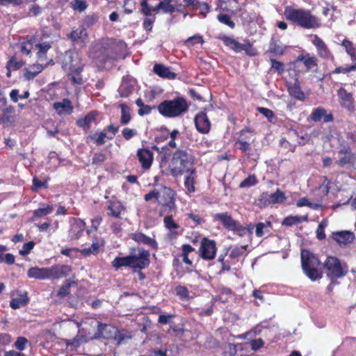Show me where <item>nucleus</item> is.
<instances>
[{
    "label": "nucleus",
    "instance_id": "f257e3e1",
    "mask_svg": "<svg viewBox=\"0 0 356 356\" xmlns=\"http://www.w3.org/2000/svg\"><path fill=\"white\" fill-rule=\"evenodd\" d=\"M284 15L287 20L305 29H316L321 26L320 19L307 9L288 6L284 8Z\"/></svg>",
    "mask_w": 356,
    "mask_h": 356
},
{
    "label": "nucleus",
    "instance_id": "f03ea898",
    "mask_svg": "<svg viewBox=\"0 0 356 356\" xmlns=\"http://www.w3.org/2000/svg\"><path fill=\"white\" fill-rule=\"evenodd\" d=\"M189 108L187 101L183 97H177L173 99L164 100L160 103L157 109L159 113L168 118L183 116Z\"/></svg>",
    "mask_w": 356,
    "mask_h": 356
},
{
    "label": "nucleus",
    "instance_id": "7ed1b4c3",
    "mask_svg": "<svg viewBox=\"0 0 356 356\" xmlns=\"http://www.w3.org/2000/svg\"><path fill=\"white\" fill-rule=\"evenodd\" d=\"M193 157L185 150H177L172 156L169 168L173 177H178L185 172L191 170Z\"/></svg>",
    "mask_w": 356,
    "mask_h": 356
},
{
    "label": "nucleus",
    "instance_id": "20e7f679",
    "mask_svg": "<svg viewBox=\"0 0 356 356\" xmlns=\"http://www.w3.org/2000/svg\"><path fill=\"white\" fill-rule=\"evenodd\" d=\"M301 264L304 273L312 281H316L322 277L319 270L321 261L318 258L308 250L301 252Z\"/></svg>",
    "mask_w": 356,
    "mask_h": 356
},
{
    "label": "nucleus",
    "instance_id": "39448f33",
    "mask_svg": "<svg viewBox=\"0 0 356 356\" xmlns=\"http://www.w3.org/2000/svg\"><path fill=\"white\" fill-rule=\"evenodd\" d=\"M327 275L331 278H340L345 276L348 268L346 263L341 262L337 257H328L325 261Z\"/></svg>",
    "mask_w": 356,
    "mask_h": 356
},
{
    "label": "nucleus",
    "instance_id": "423d86ee",
    "mask_svg": "<svg viewBox=\"0 0 356 356\" xmlns=\"http://www.w3.org/2000/svg\"><path fill=\"white\" fill-rule=\"evenodd\" d=\"M157 201L165 211H171L175 207V192L169 187L163 186L159 190Z\"/></svg>",
    "mask_w": 356,
    "mask_h": 356
},
{
    "label": "nucleus",
    "instance_id": "0eeeda50",
    "mask_svg": "<svg viewBox=\"0 0 356 356\" xmlns=\"http://www.w3.org/2000/svg\"><path fill=\"white\" fill-rule=\"evenodd\" d=\"M83 63L81 62L78 54L70 56V73L68 77L74 84H81L83 82L81 72L83 70Z\"/></svg>",
    "mask_w": 356,
    "mask_h": 356
},
{
    "label": "nucleus",
    "instance_id": "6e6552de",
    "mask_svg": "<svg viewBox=\"0 0 356 356\" xmlns=\"http://www.w3.org/2000/svg\"><path fill=\"white\" fill-rule=\"evenodd\" d=\"M149 252L143 248H138L131 255V268L136 270H141L147 267L149 264Z\"/></svg>",
    "mask_w": 356,
    "mask_h": 356
},
{
    "label": "nucleus",
    "instance_id": "1a4fd4ad",
    "mask_svg": "<svg viewBox=\"0 0 356 356\" xmlns=\"http://www.w3.org/2000/svg\"><path fill=\"white\" fill-rule=\"evenodd\" d=\"M216 244L215 241L203 238L199 249L200 256L204 260H211L216 254Z\"/></svg>",
    "mask_w": 356,
    "mask_h": 356
},
{
    "label": "nucleus",
    "instance_id": "9d476101",
    "mask_svg": "<svg viewBox=\"0 0 356 356\" xmlns=\"http://www.w3.org/2000/svg\"><path fill=\"white\" fill-rule=\"evenodd\" d=\"M215 220L221 222L223 227L229 231H244L243 227L237 221L234 220L227 212L218 213L213 215Z\"/></svg>",
    "mask_w": 356,
    "mask_h": 356
},
{
    "label": "nucleus",
    "instance_id": "9b49d317",
    "mask_svg": "<svg viewBox=\"0 0 356 356\" xmlns=\"http://www.w3.org/2000/svg\"><path fill=\"white\" fill-rule=\"evenodd\" d=\"M137 88V81L132 76L127 75L122 77L118 92L121 97H128Z\"/></svg>",
    "mask_w": 356,
    "mask_h": 356
},
{
    "label": "nucleus",
    "instance_id": "f8f14e48",
    "mask_svg": "<svg viewBox=\"0 0 356 356\" xmlns=\"http://www.w3.org/2000/svg\"><path fill=\"white\" fill-rule=\"evenodd\" d=\"M218 38L223 42L224 44L230 49H233L235 52H241L245 51L246 54L250 56H253L254 53L248 52V47H250L249 42L241 44L236 40L233 37L227 36L225 35H220Z\"/></svg>",
    "mask_w": 356,
    "mask_h": 356
},
{
    "label": "nucleus",
    "instance_id": "ddd939ff",
    "mask_svg": "<svg viewBox=\"0 0 356 356\" xmlns=\"http://www.w3.org/2000/svg\"><path fill=\"white\" fill-rule=\"evenodd\" d=\"M340 105L348 110L353 111L355 110V99L352 92H348L344 88L341 87L337 91Z\"/></svg>",
    "mask_w": 356,
    "mask_h": 356
},
{
    "label": "nucleus",
    "instance_id": "4468645a",
    "mask_svg": "<svg viewBox=\"0 0 356 356\" xmlns=\"http://www.w3.org/2000/svg\"><path fill=\"white\" fill-rule=\"evenodd\" d=\"M338 156L337 163L341 167L353 165L356 162V152H353L348 145L343 146L339 150Z\"/></svg>",
    "mask_w": 356,
    "mask_h": 356
},
{
    "label": "nucleus",
    "instance_id": "2eb2a0df",
    "mask_svg": "<svg viewBox=\"0 0 356 356\" xmlns=\"http://www.w3.org/2000/svg\"><path fill=\"white\" fill-rule=\"evenodd\" d=\"M311 38V42L316 48L317 54L321 58L327 60L333 58L330 50L321 38L317 35H312Z\"/></svg>",
    "mask_w": 356,
    "mask_h": 356
},
{
    "label": "nucleus",
    "instance_id": "dca6fc26",
    "mask_svg": "<svg viewBox=\"0 0 356 356\" xmlns=\"http://www.w3.org/2000/svg\"><path fill=\"white\" fill-rule=\"evenodd\" d=\"M197 130L203 134H208L211 129V122L206 114L202 111L197 113L194 119Z\"/></svg>",
    "mask_w": 356,
    "mask_h": 356
},
{
    "label": "nucleus",
    "instance_id": "f3484780",
    "mask_svg": "<svg viewBox=\"0 0 356 356\" xmlns=\"http://www.w3.org/2000/svg\"><path fill=\"white\" fill-rule=\"evenodd\" d=\"M86 228L85 222L81 219H73L69 229L68 237L70 240H77L83 234Z\"/></svg>",
    "mask_w": 356,
    "mask_h": 356
},
{
    "label": "nucleus",
    "instance_id": "a211bd4d",
    "mask_svg": "<svg viewBox=\"0 0 356 356\" xmlns=\"http://www.w3.org/2000/svg\"><path fill=\"white\" fill-rule=\"evenodd\" d=\"M27 275L30 278H34L37 280H52L51 267H31L29 269L27 272Z\"/></svg>",
    "mask_w": 356,
    "mask_h": 356
},
{
    "label": "nucleus",
    "instance_id": "6ab92c4d",
    "mask_svg": "<svg viewBox=\"0 0 356 356\" xmlns=\"http://www.w3.org/2000/svg\"><path fill=\"white\" fill-rule=\"evenodd\" d=\"M286 200V195L284 192L277 189L275 193L268 194L263 193L261 195V200H264L266 204H274L282 203Z\"/></svg>",
    "mask_w": 356,
    "mask_h": 356
},
{
    "label": "nucleus",
    "instance_id": "aec40b11",
    "mask_svg": "<svg viewBox=\"0 0 356 356\" xmlns=\"http://www.w3.org/2000/svg\"><path fill=\"white\" fill-rule=\"evenodd\" d=\"M137 156L142 168L149 169L153 161V153L148 149L143 148L138 150Z\"/></svg>",
    "mask_w": 356,
    "mask_h": 356
},
{
    "label": "nucleus",
    "instance_id": "412c9836",
    "mask_svg": "<svg viewBox=\"0 0 356 356\" xmlns=\"http://www.w3.org/2000/svg\"><path fill=\"white\" fill-rule=\"evenodd\" d=\"M128 54L127 44L122 40H113V60L124 59Z\"/></svg>",
    "mask_w": 356,
    "mask_h": 356
},
{
    "label": "nucleus",
    "instance_id": "4be33fe9",
    "mask_svg": "<svg viewBox=\"0 0 356 356\" xmlns=\"http://www.w3.org/2000/svg\"><path fill=\"white\" fill-rule=\"evenodd\" d=\"M53 107L60 115L70 114L73 110L72 103L68 99H63L62 102L54 103Z\"/></svg>",
    "mask_w": 356,
    "mask_h": 356
},
{
    "label": "nucleus",
    "instance_id": "5701e85b",
    "mask_svg": "<svg viewBox=\"0 0 356 356\" xmlns=\"http://www.w3.org/2000/svg\"><path fill=\"white\" fill-rule=\"evenodd\" d=\"M72 268L68 265H56L51 267V279H58L70 274Z\"/></svg>",
    "mask_w": 356,
    "mask_h": 356
},
{
    "label": "nucleus",
    "instance_id": "b1692460",
    "mask_svg": "<svg viewBox=\"0 0 356 356\" xmlns=\"http://www.w3.org/2000/svg\"><path fill=\"white\" fill-rule=\"evenodd\" d=\"M154 72L162 78L174 79L176 74L171 71L170 67H165L161 64H155L153 68Z\"/></svg>",
    "mask_w": 356,
    "mask_h": 356
},
{
    "label": "nucleus",
    "instance_id": "393cba45",
    "mask_svg": "<svg viewBox=\"0 0 356 356\" xmlns=\"http://www.w3.org/2000/svg\"><path fill=\"white\" fill-rule=\"evenodd\" d=\"M287 87L289 93L291 97L299 101H303L305 99V93L301 90L300 84L298 81H296L293 83H289Z\"/></svg>",
    "mask_w": 356,
    "mask_h": 356
},
{
    "label": "nucleus",
    "instance_id": "a878e982",
    "mask_svg": "<svg viewBox=\"0 0 356 356\" xmlns=\"http://www.w3.org/2000/svg\"><path fill=\"white\" fill-rule=\"evenodd\" d=\"M186 172L187 173V175L184 179V186L187 188L188 193H194L195 191V183L197 177L196 170L193 168Z\"/></svg>",
    "mask_w": 356,
    "mask_h": 356
},
{
    "label": "nucleus",
    "instance_id": "bb28decb",
    "mask_svg": "<svg viewBox=\"0 0 356 356\" xmlns=\"http://www.w3.org/2000/svg\"><path fill=\"white\" fill-rule=\"evenodd\" d=\"M175 1L176 0H162L153 10L155 12L162 10L165 14H172L175 11V8L172 3Z\"/></svg>",
    "mask_w": 356,
    "mask_h": 356
},
{
    "label": "nucleus",
    "instance_id": "cd10ccee",
    "mask_svg": "<svg viewBox=\"0 0 356 356\" xmlns=\"http://www.w3.org/2000/svg\"><path fill=\"white\" fill-rule=\"evenodd\" d=\"M87 36V31L84 28H78L72 31L70 38L76 43L83 44L86 42Z\"/></svg>",
    "mask_w": 356,
    "mask_h": 356
},
{
    "label": "nucleus",
    "instance_id": "c85d7f7f",
    "mask_svg": "<svg viewBox=\"0 0 356 356\" xmlns=\"http://www.w3.org/2000/svg\"><path fill=\"white\" fill-rule=\"evenodd\" d=\"M44 70L43 65L34 64L25 69L24 76L26 80H33L39 73Z\"/></svg>",
    "mask_w": 356,
    "mask_h": 356
},
{
    "label": "nucleus",
    "instance_id": "c756f323",
    "mask_svg": "<svg viewBox=\"0 0 356 356\" xmlns=\"http://www.w3.org/2000/svg\"><path fill=\"white\" fill-rule=\"evenodd\" d=\"M163 222L165 228L170 231V236L176 237L180 234L178 232L175 231V229H179L180 226L175 222L172 216L170 215L165 216L163 219Z\"/></svg>",
    "mask_w": 356,
    "mask_h": 356
},
{
    "label": "nucleus",
    "instance_id": "7c9ffc66",
    "mask_svg": "<svg viewBox=\"0 0 356 356\" xmlns=\"http://www.w3.org/2000/svg\"><path fill=\"white\" fill-rule=\"evenodd\" d=\"M97 113L92 111L88 113L84 118L78 120L77 124L84 129H89L92 123L95 122Z\"/></svg>",
    "mask_w": 356,
    "mask_h": 356
},
{
    "label": "nucleus",
    "instance_id": "2f4dec72",
    "mask_svg": "<svg viewBox=\"0 0 356 356\" xmlns=\"http://www.w3.org/2000/svg\"><path fill=\"white\" fill-rule=\"evenodd\" d=\"M307 220H308L307 215L302 216H287L285 218H284L282 224L283 225L290 227L292 225H298L302 222H307Z\"/></svg>",
    "mask_w": 356,
    "mask_h": 356
},
{
    "label": "nucleus",
    "instance_id": "473e14b6",
    "mask_svg": "<svg viewBox=\"0 0 356 356\" xmlns=\"http://www.w3.org/2000/svg\"><path fill=\"white\" fill-rule=\"evenodd\" d=\"M54 210L53 206L47 204H42L40 208L35 209L33 211V216L32 217L33 220H36L38 218H43L51 213Z\"/></svg>",
    "mask_w": 356,
    "mask_h": 356
},
{
    "label": "nucleus",
    "instance_id": "72a5a7b5",
    "mask_svg": "<svg viewBox=\"0 0 356 356\" xmlns=\"http://www.w3.org/2000/svg\"><path fill=\"white\" fill-rule=\"evenodd\" d=\"M29 299L26 295V293L20 294L18 297L11 300L10 306L14 309H19L22 307L25 306L29 302Z\"/></svg>",
    "mask_w": 356,
    "mask_h": 356
},
{
    "label": "nucleus",
    "instance_id": "f704fd0d",
    "mask_svg": "<svg viewBox=\"0 0 356 356\" xmlns=\"http://www.w3.org/2000/svg\"><path fill=\"white\" fill-rule=\"evenodd\" d=\"M98 325L97 337H103L104 339H110L111 337V326L108 324H103L97 321Z\"/></svg>",
    "mask_w": 356,
    "mask_h": 356
},
{
    "label": "nucleus",
    "instance_id": "c9c22d12",
    "mask_svg": "<svg viewBox=\"0 0 356 356\" xmlns=\"http://www.w3.org/2000/svg\"><path fill=\"white\" fill-rule=\"evenodd\" d=\"M133 238L138 243H143L152 248L157 247L156 241L154 239L145 235L144 234L136 233L134 235Z\"/></svg>",
    "mask_w": 356,
    "mask_h": 356
},
{
    "label": "nucleus",
    "instance_id": "e433bc0d",
    "mask_svg": "<svg viewBox=\"0 0 356 356\" xmlns=\"http://www.w3.org/2000/svg\"><path fill=\"white\" fill-rule=\"evenodd\" d=\"M354 236L350 232H341L335 234L334 239L340 244H346L353 241Z\"/></svg>",
    "mask_w": 356,
    "mask_h": 356
},
{
    "label": "nucleus",
    "instance_id": "4c0bfd02",
    "mask_svg": "<svg viewBox=\"0 0 356 356\" xmlns=\"http://www.w3.org/2000/svg\"><path fill=\"white\" fill-rule=\"evenodd\" d=\"M131 337V336L129 332L126 330H117L114 333V336H113V340L116 341L117 343L120 345L127 343Z\"/></svg>",
    "mask_w": 356,
    "mask_h": 356
},
{
    "label": "nucleus",
    "instance_id": "58836bf2",
    "mask_svg": "<svg viewBox=\"0 0 356 356\" xmlns=\"http://www.w3.org/2000/svg\"><path fill=\"white\" fill-rule=\"evenodd\" d=\"M271 227V222L266 221L264 222H258L255 225V235L257 237L263 236L266 233L268 234Z\"/></svg>",
    "mask_w": 356,
    "mask_h": 356
},
{
    "label": "nucleus",
    "instance_id": "ea45409f",
    "mask_svg": "<svg viewBox=\"0 0 356 356\" xmlns=\"http://www.w3.org/2000/svg\"><path fill=\"white\" fill-rule=\"evenodd\" d=\"M92 54H94L92 56L94 58L99 59L100 61H104L108 56L106 49L99 44L94 46Z\"/></svg>",
    "mask_w": 356,
    "mask_h": 356
},
{
    "label": "nucleus",
    "instance_id": "a19ab883",
    "mask_svg": "<svg viewBox=\"0 0 356 356\" xmlns=\"http://www.w3.org/2000/svg\"><path fill=\"white\" fill-rule=\"evenodd\" d=\"M121 109L120 122L122 124H127L131 120L130 108L125 104H120Z\"/></svg>",
    "mask_w": 356,
    "mask_h": 356
},
{
    "label": "nucleus",
    "instance_id": "79ce46f5",
    "mask_svg": "<svg viewBox=\"0 0 356 356\" xmlns=\"http://www.w3.org/2000/svg\"><path fill=\"white\" fill-rule=\"evenodd\" d=\"M341 45L346 49V53L351 57L353 61L356 60V48L353 46L351 41L348 39H344Z\"/></svg>",
    "mask_w": 356,
    "mask_h": 356
},
{
    "label": "nucleus",
    "instance_id": "37998d69",
    "mask_svg": "<svg viewBox=\"0 0 356 356\" xmlns=\"http://www.w3.org/2000/svg\"><path fill=\"white\" fill-rule=\"evenodd\" d=\"M131 255L122 257H116L113 260V266L120 268L122 266H129L131 268Z\"/></svg>",
    "mask_w": 356,
    "mask_h": 356
},
{
    "label": "nucleus",
    "instance_id": "c03bdc74",
    "mask_svg": "<svg viewBox=\"0 0 356 356\" xmlns=\"http://www.w3.org/2000/svg\"><path fill=\"white\" fill-rule=\"evenodd\" d=\"M125 213V208L122 203L113 200V217L122 218Z\"/></svg>",
    "mask_w": 356,
    "mask_h": 356
},
{
    "label": "nucleus",
    "instance_id": "a18cd8bd",
    "mask_svg": "<svg viewBox=\"0 0 356 356\" xmlns=\"http://www.w3.org/2000/svg\"><path fill=\"white\" fill-rule=\"evenodd\" d=\"M102 245V243L99 242H93L90 247L81 250V254L86 257L90 254H95L98 252L99 249Z\"/></svg>",
    "mask_w": 356,
    "mask_h": 356
},
{
    "label": "nucleus",
    "instance_id": "49530a36",
    "mask_svg": "<svg viewBox=\"0 0 356 356\" xmlns=\"http://www.w3.org/2000/svg\"><path fill=\"white\" fill-rule=\"evenodd\" d=\"M35 47L38 49V58L40 59H42L45 58L46 54L48 51V50L51 47V45L50 42H44L42 43L37 44Z\"/></svg>",
    "mask_w": 356,
    "mask_h": 356
},
{
    "label": "nucleus",
    "instance_id": "de8ad7c7",
    "mask_svg": "<svg viewBox=\"0 0 356 356\" xmlns=\"http://www.w3.org/2000/svg\"><path fill=\"white\" fill-rule=\"evenodd\" d=\"M262 329L257 324L255 327H254L252 330L246 332L245 333L241 334L238 336V338L240 339H245L247 338V335H250L251 338L255 337L257 335L261 334Z\"/></svg>",
    "mask_w": 356,
    "mask_h": 356
},
{
    "label": "nucleus",
    "instance_id": "09e8293b",
    "mask_svg": "<svg viewBox=\"0 0 356 356\" xmlns=\"http://www.w3.org/2000/svg\"><path fill=\"white\" fill-rule=\"evenodd\" d=\"M89 138L93 140L97 145H102L106 142V134L104 131L99 134L95 133L89 136Z\"/></svg>",
    "mask_w": 356,
    "mask_h": 356
},
{
    "label": "nucleus",
    "instance_id": "8fccbe9b",
    "mask_svg": "<svg viewBox=\"0 0 356 356\" xmlns=\"http://www.w3.org/2000/svg\"><path fill=\"white\" fill-rule=\"evenodd\" d=\"M258 181L254 175H250L240 183V188H247L256 185Z\"/></svg>",
    "mask_w": 356,
    "mask_h": 356
},
{
    "label": "nucleus",
    "instance_id": "3c124183",
    "mask_svg": "<svg viewBox=\"0 0 356 356\" xmlns=\"http://www.w3.org/2000/svg\"><path fill=\"white\" fill-rule=\"evenodd\" d=\"M29 91H25L22 95H19V90L13 89L10 92V97L13 102H17L19 99H26L29 97Z\"/></svg>",
    "mask_w": 356,
    "mask_h": 356
},
{
    "label": "nucleus",
    "instance_id": "603ef678",
    "mask_svg": "<svg viewBox=\"0 0 356 356\" xmlns=\"http://www.w3.org/2000/svg\"><path fill=\"white\" fill-rule=\"evenodd\" d=\"M28 345H30V342L26 338L24 337H17L14 344L15 348L19 350H25Z\"/></svg>",
    "mask_w": 356,
    "mask_h": 356
},
{
    "label": "nucleus",
    "instance_id": "864d4df0",
    "mask_svg": "<svg viewBox=\"0 0 356 356\" xmlns=\"http://www.w3.org/2000/svg\"><path fill=\"white\" fill-rule=\"evenodd\" d=\"M325 110L323 108L318 107L314 110V111L310 115V118L314 122H319L323 118V116L325 115Z\"/></svg>",
    "mask_w": 356,
    "mask_h": 356
},
{
    "label": "nucleus",
    "instance_id": "5fc2aeb1",
    "mask_svg": "<svg viewBox=\"0 0 356 356\" xmlns=\"http://www.w3.org/2000/svg\"><path fill=\"white\" fill-rule=\"evenodd\" d=\"M217 19L220 23L228 26L231 29H234L235 27V23L230 19V17L227 14H219L217 16Z\"/></svg>",
    "mask_w": 356,
    "mask_h": 356
},
{
    "label": "nucleus",
    "instance_id": "6e6d98bb",
    "mask_svg": "<svg viewBox=\"0 0 356 356\" xmlns=\"http://www.w3.org/2000/svg\"><path fill=\"white\" fill-rule=\"evenodd\" d=\"M204 42V41L202 36H201L200 35H195L193 36L188 38L185 41V44L187 46H194L196 44H203Z\"/></svg>",
    "mask_w": 356,
    "mask_h": 356
},
{
    "label": "nucleus",
    "instance_id": "4d7b16f0",
    "mask_svg": "<svg viewBox=\"0 0 356 356\" xmlns=\"http://www.w3.org/2000/svg\"><path fill=\"white\" fill-rule=\"evenodd\" d=\"M237 353V348L235 344L228 343L225 346L223 351L224 356H235Z\"/></svg>",
    "mask_w": 356,
    "mask_h": 356
},
{
    "label": "nucleus",
    "instance_id": "13d9d810",
    "mask_svg": "<svg viewBox=\"0 0 356 356\" xmlns=\"http://www.w3.org/2000/svg\"><path fill=\"white\" fill-rule=\"evenodd\" d=\"M284 48L283 46L277 44L276 42H272L270 44L269 51L276 55H281L283 54Z\"/></svg>",
    "mask_w": 356,
    "mask_h": 356
},
{
    "label": "nucleus",
    "instance_id": "bf43d9fd",
    "mask_svg": "<svg viewBox=\"0 0 356 356\" xmlns=\"http://www.w3.org/2000/svg\"><path fill=\"white\" fill-rule=\"evenodd\" d=\"M246 245L234 248L230 252V257L236 259L242 255L246 250Z\"/></svg>",
    "mask_w": 356,
    "mask_h": 356
},
{
    "label": "nucleus",
    "instance_id": "052dcab7",
    "mask_svg": "<svg viewBox=\"0 0 356 356\" xmlns=\"http://www.w3.org/2000/svg\"><path fill=\"white\" fill-rule=\"evenodd\" d=\"M71 5L74 10L79 12L83 11L87 7L86 2L83 0H74Z\"/></svg>",
    "mask_w": 356,
    "mask_h": 356
},
{
    "label": "nucleus",
    "instance_id": "680f3d73",
    "mask_svg": "<svg viewBox=\"0 0 356 356\" xmlns=\"http://www.w3.org/2000/svg\"><path fill=\"white\" fill-rule=\"evenodd\" d=\"M35 243L33 241H29L24 244L22 248L19 251L22 256H25L29 254L31 250L34 248Z\"/></svg>",
    "mask_w": 356,
    "mask_h": 356
},
{
    "label": "nucleus",
    "instance_id": "e2e57ef3",
    "mask_svg": "<svg viewBox=\"0 0 356 356\" xmlns=\"http://www.w3.org/2000/svg\"><path fill=\"white\" fill-rule=\"evenodd\" d=\"M210 8L211 7L207 3L200 1L196 7V9L200 10V14L202 15L204 17H205L210 11Z\"/></svg>",
    "mask_w": 356,
    "mask_h": 356
},
{
    "label": "nucleus",
    "instance_id": "0e129e2a",
    "mask_svg": "<svg viewBox=\"0 0 356 356\" xmlns=\"http://www.w3.org/2000/svg\"><path fill=\"white\" fill-rule=\"evenodd\" d=\"M270 63L272 69L277 72L279 74L283 73L284 69V64L282 62L277 61L275 59H270Z\"/></svg>",
    "mask_w": 356,
    "mask_h": 356
},
{
    "label": "nucleus",
    "instance_id": "69168bd1",
    "mask_svg": "<svg viewBox=\"0 0 356 356\" xmlns=\"http://www.w3.org/2000/svg\"><path fill=\"white\" fill-rule=\"evenodd\" d=\"M176 294L182 300H185L188 297V289L183 286H178L175 289Z\"/></svg>",
    "mask_w": 356,
    "mask_h": 356
},
{
    "label": "nucleus",
    "instance_id": "338daca9",
    "mask_svg": "<svg viewBox=\"0 0 356 356\" xmlns=\"http://www.w3.org/2000/svg\"><path fill=\"white\" fill-rule=\"evenodd\" d=\"M251 349L254 351H257L261 348L264 345V342L261 339H252L250 342Z\"/></svg>",
    "mask_w": 356,
    "mask_h": 356
},
{
    "label": "nucleus",
    "instance_id": "774afa93",
    "mask_svg": "<svg viewBox=\"0 0 356 356\" xmlns=\"http://www.w3.org/2000/svg\"><path fill=\"white\" fill-rule=\"evenodd\" d=\"M356 70V64L348 66V67H337L334 71L333 73L334 74H339V73H343L347 74L351 71H354Z\"/></svg>",
    "mask_w": 356,
    "mask_h": 356
}]
</instances>
